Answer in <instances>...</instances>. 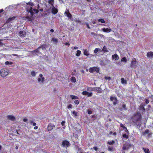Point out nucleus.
<instances>
[{"label": "nucleus", "instance_id": "1", "mask_svg": "<svg viewBox=\"0 0 153 153\" xmlns=\"http://www.w3.org/2000/svg\"><path fill=\"white\" fill-rule=\"evenodd\" d=\"M27 4L29 5L27 7V10L28 11V16H27L26 18L28 21H31L32 19V17L33 14L34 13H37L39 11L38 10L34 8H33L32 7L33 6V4L31 2H29L27 3Z\"/></svg>", "mask_w": 153, "mask_h": 153}, {"label": "nucleus", "instance_id": "2", "mask_svg": "<svg viewBox=\"0 0 153 153\" xmlns=\"http://www.w3.org/2000/svg\"><path fill=\"white\" fill-rule=\"evenodd\" d=\"M141 114L140 113H137L134 114L131 119V121L133 123L137 126H140L141 125Z\"/></svg>", "mask_w": 153, "mask_h": 153}, {"label": "nucleus", "instance_id": "3", "mask_svg": "<svg viewBox=\"0 0 153 153\" xmlns=\"http://www.w3.org/2000/svg\"><path fill=\"white\" fill-rule=\"evenodd\" d=\"M9 73V70L6 68L2 69L0 71V74L1 77H4L6 76Z\"/></svg>", "mask_w": 153, "mask_h": 153}, {"label": "nucleus", "instance_id": "4", "mask_svg": "<svg viewBox=\"0 0 153 153\" xmlns=\"http://www.w3.org/2000/svg\"><path fill=\"white\" fill-rule=\"evenodd\" d=\"M131 67L135 68L137 67L138 62L136 61V59L134 58L131 62Z\"/></svg>", "mask_w": 153, "mask_h": 153}, {"label": "nucleus", "instance_id": "5", "mask_svg": "<svg viewBox=\"0 0 153 153\" xmlns=\"http://www.w3.org/2000/svg\"><path fill=\"white\" fill-rule=\"evenodd\" d=\"M45 78L42 74H40L37 78V82L39 83H43L45 80Z\"/></svg>", "mask_w": 153, "mask_h": 153}, {"label": "nucleus", "instance_id": "6", "mask_svg": "<svg viewBox=\"0 0 153 153\" xmlns=\"http://www.w3.org/2000/svg\"><path fill=\"white\" fill-rule=\"evenodd\" d=\"M131 146V145L129 143H126L124 144L123 149L124 150H128Z\"/></svg>", "mask_w": 153, "mask_h": 153}, {"label": "nucleus", "instance_id": "7", "mask_svg": "<svg viewBox=\"0 0 153 153\" xmlns=\"http://www.w3.org/2000/svg\"><path fill=\"white\" fill-rule=\"evenodd\" d=\"M7 118L9 120L12 121H14L16 120V117L13 115H8L7 116Z\"/></svg>", "mask_w": 153, "mask_h": 153}, {"label": "nucleus", "instance_id": "8", "mask_svg": "<svg viewBox=\"0 0 153 153\" xmlns=\"http://www.w3.org/2000/svg\"><path fill=\"white\" fill-rule=\"evenodd\" d=\"M55 126L54 125L52 124H49L48 126V131H51L53 128Z\"/></svg>", "mask_w": 153, "mask_h": 153}, {"label": "nucleus", "instance_id": "9", "mask_svg": "<svg viewBox=\"0 0 153 153\" xmlns=\"http://www.w3.org/2000/svg\"><path fill=\"white\" fill-rule=\"evenodd\" d=\"M19 35L20 36L25 37L26 35V33L25 31H20L19 33Z\"/></svg>", "mask_w": 153, "mask_h": 153}, {"label": "nucleus", "instance_id": "10", "mask_svg": "<svg viewBox=\"0 0 153 153\" xmlns=\"http://www.w3.org/2000/svg\"><path fill=\"white\" fill-rule=\"evenodd\" d=\"M62 145L64 146H68L69 145V143L68 141H64L62 142Z\"/></svg>", "mask_w": 153, "mask_h": 153}, {"label": "nucleus", "instance_id": "11", "mask_svg": "<svg viewBox=\"0 0 153 153\" xmlns=\"http://www.w3.org/2000/svg\"><path fill=\"white\" fill-rule=\"evenodd\" d=\"M147 56L148 58H153V52H149L147 53Z\"/></svg>", "mask_w": 153, "mask_h": 153}, {"label": "nucleus", "instance_id": "12", "mask_svg": "<svg viewBox=\"0 0 153 153\" xmlns=\"http://www.w3.org/2000/svg\"><path fill=\"white\" fill-rule=\"evenodd\" d=\"M57 9L55 8L54 6L53 7L52 12V13L53 14H56L57 13Z\"/></svg>", "mask_w": 153, "mask_h": 153}, {"label": "nucleus", "instance_id": "13", "mask_svg": "<svg viewBox=\"0 0 153 153\" xmlns=\"http://www.w3.org/2000/svg\"><path fill=\"white\" fill-rule=\"evenodd\" d=\"M102 30L104 32H105L106 33H109L111 30V29L110 28H103L102 29Z\"/></svg>", "mask_w": 153, "mask_h": 153}, {"label": "nucleus", "instance_id": "14", "mask_svg": "<svg viewBox=\"0 0 153 153\" xmlns=\"http://www.w3.org/2000/svg\"><path fill=\"white\" fill-rule=\"evenodd\" d=\"M65 15L68 17L70 19H71L72 16L69 11H66L65 12Z\"/></svg>", "mask_w": 153, "mask_h": 153}, {"label": "nucleus", "instance_id": "15", "mask_svg": "<svg viewBox=\"0 0 153 153\" xmlns=\"http://www.w3.org/2000/svg\"><path fill=\"white\" fill-rule=\"evenodd\" d=\"M41 48H38L37 49L34 50L33 51V53H35L36 54L38 55H40V53L39 51V50Z\"/></svg>", "mask_w": 153, "mask_h": 153}, {"label": "nucleus", "instance_id": "16", "mask_svg": "<svg viewBox=\"0 0 153 153\" xmlns=\"http://www.w3.org/2000/svg\"><path fill=\"white\" fill-rule=\"evenodd\" d=\"M112 59L117 60L119 59V56L117 54H114L112 56Z\"/></svg>", "mask_w": 153, "mask_h": 153}, {"label": "nucleus", "instance_id": "17", "mask_svg": "<svg viewBox=\"0 0 153 153\" xmlns=\"http://www.w3.org/2000/svg\"><path fill=\"white\" fill-rule=\"evenodd\" d=\"M142 149L145 153H150V151L148 148L143 147L142 148Z\"/></svg>", "mask_w": 153, "mask_h": 153}, {"label": "nucleus", "instance_id": "18", "mask_svg": "<svg viewBox=\"0 0 153 153\" xmlns=\"http://www.w3.org/2000/svg\"><path fill=\"white\" fill-rule=\"evenodd\" d=\"M84 55H85L86 56H88L89 54L88 53V51H87V50H84Z\"/></svg>", "mask_w": 153, "mask_h": 153}, {"label": "nucleus", "instance_id": "19", "mask_svg": "<svg viewBox=\"0 0 153 153\" xmlns=\"http://www.w3.org/2000/svg\"><path fill=\"white\" fill-rule=\"evenodd\" d=\"M110 100L111 101H115L116 102L117 98L116 97L111 96L110 97Z\"/></svg>", "mask_w": 153, "mask_h": 153}, {"label": "nucleus", "instance_id": "20", "mask_svg": "<svg viewBox=\"0 0 153 153\" xmlns=\"http://www.w3.org/2000/svg\"><path fill=\"white\" fill-rule=\"evenodd\" d=\"M70 97L73 100L78 99L79 98L78 97L72 95H70Z\"/></svg>", "mask_w": 153, "mask_h": 153}, {"label": "nucleus", "instance_id": "21", "mask_svg": "<svg viewBox=\"0 0 153 153\" xmlns=\"http://www.w3.org/2000/svg\"><path fill=\"white\" fill-rule=\"evenodd\" d=\"M36 74V72H35L34 71H32L31 72V75L33 77H35Z\"/></svg>", "mask_w": 153, "mask_h": 153}, {"label": "nucleus", "instance_id": "22", "mask_svg": "<svg viewBox=\"0 0 153 153\" xmlns=\"http://www.w3.org/2000/svg\"><path fill=\"white\" fill-rule=\"evenodd\" d=\"M51 41L53 42V43H56L58 42V39L56 38H52V39Z\"/></svg>", "mask_w": 153, "mask_h": 153}, {"label": "nucleus", "instance_id": "23", "mask_svg": "<svg viewBox=\"0 0 153 153\" xmlns=\"http://www.w3.org/2000/svg\"><path fill=\"white\" fill-rule=\"evenodd\" d=\"M71 81L73 82H75L76 81V78L74 76H72L71 79Z\"/></svg>", "mask_w": 153, "mask_h": 153}, {"label": "nucleus", "instance_id": "24", "mask_svg": "<svg viewBox=\"0 0 153 153\" xmlns=\"http://www.w3.org/2000/svg\"><path fill=\"white\" fill-rule=\"evenodd\" d=\"M101 51V49L99 48H96L94 50V53H97L98 51Z\"/></svg>", "mask_w": 153, "mask_h": 153}, {"label": "nucleus", "instance_id": "25", "mask_svg": "<svg viewBox=\"0 0 153 153\" xmlns=\"http://www.w3.org/2000/svg\"><path fill=\"white\" fill-rule=\"evenodd\" d=\"M81 53V51L79 50H77L76 51V55L77 56H79Z\"/></svg>", "mask_w": 153, "mask_h": 153}, {"label": "nucleus", "instance_id": "26", "mask_svg": "<svg viewBox=\"0 0 153 153\" xmlns=\"http://www.w3.org/2000/svg\"><path fill=\"white\" fill-rule=\"evenodd\" d=\"M121 82L123 84H126V81L123 78H122L121 79Z\"/></svg>", "mask_w": 153, "mask_h": 153}, {"label": "nucleus", "instance_id": "27", "mask_svg": "<svg viewBox=\"0 0 153 153\" xmlns=\"http://www.w3.org/2000/svg\"><path fill=\"white\" fill-rule=\"evenodd\" d=\"M94 71L97 72H98L99 71V68L95 67H94Z\"/></svg>", "mask_w": 153, "mask_h": 153}, {"label": "nucleus", "instance_id": "28", "mask_svg": "<svg viewBox=\"0 0 153 153\" xmlns=\"http://www.w3.org/2000/svg\"><path fill=\"white\" fill-rule=\"evenodd\" d=\"M89 71L90 73L94 72V67L92 68H90L89 69Z\"/></svg>", "mask_w": 153, "mask_h": 153}, {"label": "nucleus", "instance_id": "29", "mask_svg": "<svg viewBox=\"0 0 153 153\" xmlns=\"http://www.w3.org/2000/svg\"><path fill=\"white\" fill-rule=\"evenodd\" d=\"M48 2L51 4L52 7H53V4L54 3V0H49Z\"/></svg>", "mask_w": 153, "mask_h": 153}, {"label": "nucleus", "instance_id": "30", "mask_svg": "<svg viewBox=\"0 0 153 153\" xmlns=\"http://www.w3.org/2000/svg\"><path fill=\"white\" fill-rule=\"evenodd\" d=\"M73 115L75 117H76L77 116V113L75 111H73L72 112Z\"/></svg>", "mask_w": 153, "mask_h": 153}, {"label": "nucleus", "instance_id": "31", "mask_svg": "<svg viewBox=\"0 0 153 153\" xmlns=\"http://www.w3.org/2000/svg\"><path fill=\"white\" fill-rule=\"evenodd\" d=\"M14 18H9L8 19H7L6 21V22L7 23H9L11 21H12L13 19H14Z\"/></svg>", "mask_w": 153, "mask_h": 153}, {"label": "nucleus", "instance_id": "32", "mask_svg": "<svg viewBox=\"0 0 153 153\" xmlns=\"http://www.w3.org/2000/svg\"><path fill=\"white\" fill-rule=\"evenodd\" d=\"M102 51H105V52H106L108 51L107 50V48L105 46H104L103 47V49H102Z\"/></svg>", "mask_w": 153, "mask_h": 153}, {"label": "nucleus", "instance_id": "33", "mask_svg": "<svg viewBox=\"0 0 153 153\" xmlns=\"http://www.w3.org/2000/svg\"><path fill=\"white\" fill-rule=\"evenodd\" d=\"M29 123L30 124H32L33 126H35L36 125V123H35L33 122V121L32 120H30V121Z\"/></svg>", "mask_w": 153, "mask_h": 153}, {"label": "nucleus", "instance_id": "34", "mask_svg": "<svg viewBox=\"0 0 153 153\" xmlns=\"http://www.w3.org/2000/svg\"><path fill=\"white\" fill-rule=\"evenodd\" d=\"M5 64L6 65H12L13 64V62H10L9 61H6L5 62Z\"/></svg>", "mask_w": 153, "mask_h": 153}, {"label": "nucleus", "instance_id": "35", "mask_svg": "<svg viewBox=\"0 0 153 153\" xmlns=\"http://www.w3.org/2000/svg\"><path fill=\"white\" fill-rule=\"evenodd\" d=\"M99 22H100L101 23H105V21L102 19H100L98 20Z\"/></svg>", "mask_w": 153, "mask_h": 153}, {"label": "nucleus", "instance_id": "36", "mask_svg": "<svg viewBox=\"0 0 153 153\" xmlns=\"http://www.w3.org/2000/svg\"><path fill=\"white\" fill-rule=\"evenodd\" d=\"M114 141L113 140H112L111 141L108 142V144L109 145H112L114 144Z\"/></svg>", "mask_w": 153, "mask_h": 153}, {"label": "nucleus", "instance_id": "37", "mask_svg": "<svg viewBox=\"0 0 153 153\" xmlns=\"http://www.w3.org/2000/svg\"><path fill=\"white\" fill-rule=\"evenodd\" d=\"M127 61V59L126 57H124L122 59H121V62H126Z\"/></svg>", "mask_w": 153, "mask_h": 153}, {"label": "nucleus", "instance_id": "38", "mask_svg": "<svg viewBox=\"0 0 153 153\" xmlns=\"http://www.w3.org/2000/svg\"><path fill=\"white\" fill-rule=\"evenodd\" d=\"M105 79L108 80H110L111 79V78L110 77L108 76H105Z\"/></svg>", "mask_w": 153, "mask_h": 153}, {"label": "nucleus", "instance_id": "39", "mask_svg": "<svg viewBox=\"0 0 153 153\" xmlns=\"http://www.w3.org/2000/svg\"><path fill=\"white\" fill-rule=\"evenodd\" d=\"M87 90H88V91H94V88H93L89 87L87 88Z\"/></svg>", "mask_w": 153, "mask_h": 153}, {"label": "nucleus", "instance_id": "40", "mask_svg": "<svg viewBox=\"0 0 153 153\" xmlns=\"http://www.w3.org/2000/svg\"><path fill=\"white\" fill-rule=\"evenodd\" d=\"M149 130H146L144 132V134L146 135V134H149Z\"/></svg>", "mask_w": 153, "mask_h": 153}, {"label": "nucleus", "instance_id": "41", "mask_svg": "<svg viewBox=\"0 0 153 153\" xmlns=\"http://www.w3.org/2000/svg\"><path fill=\"white\" fill-rule=\"evenodd\" d=\"M82 94L84 95H87L88 92L86 91H84L82 93Z\"/></svg>", "mask_w": 153, "mask_h": 153}, {"label": "nucleus", "instance_id": "42", "mask_svg": "<svg viewBox=\"0 0 153 153\" xmlns=\"http://www.w3.org/2000/svg\"><path fill=\"white\" fill-rule=\"evenodd\" d=\"M92 92H90V93H89L88 92V94H87V96L88 97H90L91 96H92Z\"/></svg>", "mask_w": 153, "mask_h": 153}, {"label": "nucleus", "instance_id": "43", "mask_svg": "<svg viewBox=\"0 0 153 153\" xmlns=\"http://www.w3.org/2000/svg\"><path fill=\"white\" fill-rule=\"evenodd\" d=\"M97 91L99 93H102V89L100 88H98V90H97Z\"/></svg>", "mask_w": 153, "mask_h": 153}, {"label": "nucleus", "instance_id": "44", "mask_svg": "<svg viewBox=\"0 0 153 153\" xmlns=\"http://www.w3.org/2000/svg\"><path fill=\"white\" fill-rule=\"evenodd\" d=\"M123 136L124 138H125L126 139H128V136L126 134H124L123 135Z\"/></svg>", "mask_w": 153, "mask_h": 153}, {"label": "nucleus", "instance_id": "45", "mask_svg": "<svg viewBox=\"0 0 153 153\" xmlns=\"http://www.w3.org/2000/svg\"><path fill=\"white\" fill-rule=\"evenodd\" d=\"M74 103L76 104H77V105H78L79 104V101L77 100H75V101H74Z\"/></svg>", "mask_w": 153, "mask_h": 153}, {"label": "nucleus", "instance_id": "46", "mask_svg": "<svg viewBox=\"0 0 153 153\" xmlns=\"http://www.w3.org/2000/svg\"><path fill=\"white\" fill-rule=\"evenodd\" d=\"M23 120L24 122H26L28 121V119L27 118H24L23 119Z\"/></svg>", "mask_w": 153, "mask_h": 153}, {"label": "nucleus", "instance_id": "47", "mask_svg": "<svg viewBox=\"0 0 153 153\" xmlns=\"http://www.w3.org/2000/svg\"><path fill=\"white\" fill-rule=\"evenodd\" d=\"M65 121H63L61 123V124L62 126H64L65 123Z\"/></svg>", "mask_w": 153, "mask_h": 153}, {"label": "nucleus", "instance_id": "48", "mask_svg": "<svg viewBox=\"0 0 153 153\" xmlns=\"http://www.w3.org/2000/svg\"><path fill=\"white\" fill-rule=\"evenodd\" d=\"M113 148L112 147H109L108 148V150L109 151H111Z\"/></svg>", "mask_w": 153, "mask_h": 153}, {"label": "nucleus", "instance_id": "49", "mask_svg": "<svg viewBox=\"0 0 153 153\" xmlns=\"http://www.w3.org/2000/svg\"><path fill=\"white\" fill-rule=\"evenodd\" d=\"M145 102L146 103V104H147L148 103H149V100L146 99V100Z\"/></svg>", "mask_w": 153, "mask_h": 153}, {"label": "nucleus", "instance_id": "50", "mask_svg": "<svg viewBox=\"0 0 153 153\" xmlns=\"http://www.w3.org/2000/svg\"><path fill=\"white\" fill-rule=\"evenodd\" d=\"M72 108V105H71V104H70L69 105L68 107V109H69V108Z\"/></svg>", "mask_w": 153, "mask_h": 153}, {"label": "nucleus", "instance_id": "51", "mask_svg": "<svg viewBox=\"0 0 153 153\" xmlns=\"http://www.w3.org/2000/svg\"><path fill=\"white\" fill-rule=\"evenodd\" d=\"M91 35L94 36H96V34L94 32H92L91 33Z\"/></svg>", "mask_w": 153, "mask_h": 153}, {"label": "nucleus", "instance_id": "52", "mask_svg": "<svg viewBox=\"0 0 153 153\" xmlns=\"http://www.w3.org/2000/svg\"><path fill=\"white\" fill-rule=\"evenodd\" d=\"M92 112L90 110L88 111V114H92Z\"/></svg>", "mask_w": 153, "mask_h": 153}, {"label": "nucleus", "instance_id": "53", "mask_svg": "<svg viewBox=\"0 0 153 153\" xmlns=\"http://www.w3.org/2000/svg\"><path fill=\"white\" fill-rule=\"evenodd\" d=\"M86 26L88 28V29H90V27L89 25V24L88 23H86Z\"/></svg>", "mask_w": 153, "mask_h": 153}, {"label": "nucleus", "instance_id": "54", "mask_svg": "<svg viewBox=\"0 0 153 153\" xmlns=\"http://www.w3.org/2000/svg\"><path fill=\"white\" fill-rule=\"evenodd\" d=\"M126 105H123V108L124 109H126Z\"/></svg>", "mask_w": 153, "mask_h": 153}, {"label": "nucleus", "instance_id": "55", "mask_svg": "<svg viewBox=\"0 0 153 153\" xmlns=\"http://www.w3.org/2000/svg\"><path fill=\"white\" fill-rule=\"evenodd\" d=\"M117 101L116 102L115 101H114L113 102V104L114 105H115L117 104Z\"/></svg>", "mask_w": 153, "mask_h": 153}, {"label": "nucleus", "instance_id": "56", "mask_svg": "<svg viewBox=\"0 0 153 153\" xmlns=\"http://www.w3.org/2000/svg\"><path fill=\"white\" fill-rule=\"evenodd\" d=\"M99 36H100L101 37H104V35H103L101 34H99Z\"/></svg>", "mask_w": 153, "mask_h": 153}, {"label": "nucleus", "instance_id": "57", "mask_svg": "<svg viewBox=\"0 0 153 153\" xmlns=\"http://www.w3.org/2000/svg\"><path fill=\"white\" fill-rule=\"evenodd\" d=\"M38 128V127L37 126H36L34 127V129L36 130V129H37Z\"/></svg>", "mask_w": 153, "mask_h": 153}, {"label": "nucleus", "instance_id": "58", "mask_svg": "<svg viewBox=\"0 0 153 153\" xmlns=\"http://www.w3.org/2000/svg\"><path fill=\"white\" fill-rule=\"evenodd\" d=\"M4 11V10L3 9H1L0 10V13L3 12Z\"/></svg>", "mask_w": 153, "mask_h": 153}, {"label": "nucleus", "instance_id": "59", "mask_svg": "<svg viewBox=\"0 0 153 153\" xmlns=\"http://www.w3.org/2000/svg\"><path fill=\"white\" fill-rule=\"evenodd\" d=\"M78 47H76V46L74 47V49L75 50L77 49H78Z\"/></svg>", "mask_w": 153, "mask_h": 153}, {"label": "nucleus", "instance_id": "60", "mask_svg": "<svg viewBox=\"0 0 153 153\" xmlns=\"http://www.w3.org/2000/svg\"><path fill=\"white\" fill-rule=\"evenodd\" d=\"M50 31H51V32L53 33V32H54V30H53V29H51V30H50Z\"/></svg>", "mask_w": 153, "mask_h": 153}, {"label": "nucleus", "instance_id": "61", "mask_svg": "<svg viewBox=\"0 0 153 153\" xmlns=\"http://www.w3.org/2000/svg\"><path fill=\"white\" fill-rule=\"evenodd\" d=\"M81 73H84V71L83 70H81Z\"/></svg>", "mask_w": 153, "mask_h": 153}, {"label": "nucleus", "instance_id": "62", "mask_svg": "<svg viewBox=\"0 0 153 153\" xmlns=\"http://www.w3.org/2000/svg\"><path fill=\"white\" fill-rule=\"evenodd\" d=\"M65 45H69V44L68 43V42H66L65 43Z\"/></svg>", "mask_w": 153, "mask_h": 153}, {"label": "nucleus", "instance_id": "63", "mask_svg": "<svg viewBox=\"0 0 153 153\" xmlns=\"http://www.w3.org/2000/svg\"><path fill=\"white\" fill-rule=\"evenodd\" d=\"M97 147H95L94 148V149L95 150H97Z\"/></svg>", "mask_w": 153, "mask_h": 153}, {"label": "nucleus", "instance_id": "64", "mask_svg": "<svg viewBox=\"0 0 153 153\" xmlns=\"http://www.w3.org/2000/svg\"><path fill=\"white\" fill-rule=\"evenodd\" d=\"M15 148L16 149H17L18 148V147L17 146H16Z\"/></svg>", "mask_w": 153, "mask_h": 153}]
</instances>
